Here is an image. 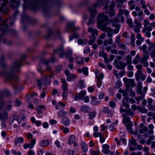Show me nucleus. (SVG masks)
<instances>
[{
	"label": "nucleus",
	"instance_id": "f257e3e1",
	"mask_svg": "<svg viewBox=\"0 0 155 155\" xmlns=\"http://www.w3.org/2000/svg\"><path fill=\"white\" fill-rule=\"evenodd\" d=\"M21 66V60L15 61L11 67L10 70L5 74L7 79L9 80L13 78L18 79V77L14 74V73L19 71V68Z\"/></svg>",
	"mask_w": 155,
	"mask_h": 155
},
{
	"label": "nucleus",
	"instance_id": "f03ea898",
	"mask_svg": "<svg viewBox=\"0 0 155 155\" xmlns=\"http://www.w3.org/2000/svg\"><path fill=\"white\" fill-rule=\"evenodd\" d=\"M108 17L105 15L104 12L99 14L97 18V25L98 28L100 29L102 27L107 26Z\"/></svg>",
	"mask_w": 155,
	"mask_h": 155
},
{
	"label": "nucleus",
	"instance_id": "7ed1b4c3",
	"mask_svg": "<svg viewBox=\"0 0 155 155\" xmlns=\"http://www.w3.org/2000/svg\"><path fill=\"white\" fill-rule=\"evenodd\" d=\"M110 1L109 0H105L104 1L105 6L104 7V9L105 10H106L105 13L107 14H108L110 17H112L115 15L114 7L115 5V3L113 1H112L111 2L110 5L109 7V10H108V4Z\"/></svg>",
	"mask_w": 155,
	"mask_h": 155
},
{
	"label": "nucleus",
	"instance_id": "20e7f679",
	"mask_svg": "<svg viewBox=\"0 0 155 155\" xmlns=\"http://www.w3.org/2000/svg\"><path fill=\"white\" fill-rule=\"evenodd\" d=\"M136 67L137 69V71L135 74V76L136 80L139 81L140 79L142 81L145 80L146 76L143 73L142 70L143 66L142 65L139 64L136 65Z\"/></svg>",
	"mask_w": 155,
	"mask_h": 155
},
{
	"label": "nucleus",
	"instance_id": "39448f33",
	"mask_svg": "<svg viewBox=\"0 0 155 155\" xmlns=\"http://www.w3.org/2000/svg\"><path fill=\"white\" fill-rule=\"evenodd\" d=\"M88 10L90 15V18L87 23V25L89 26L94 24V20L93 19L94 18L97 11L96 9L93 8H89Z\"/></svg>",
	"mask_w": 155,
	"mask_h": 155
},
{
	"label": "nucleus",
	"instance_id": "423d86ee",
	"mask_svg": "<svg viewBox=\"0 0 155 155\" xmlns=\"http://www.w3.org/2000/svg\"><path fill=\"white\" fill-rule=\"evenodd\" d=\"M48 76H46L45 77L44 79L42 81L39 80H37V84L39 87V88L41 89L42 88L41 83H43V84L45 85L47 84H49L51 83V81L49 79L50 78H51V77H48Z\"/></svg>",
	"mask_w": 155,
	"mask_h": 155
},
{
	"label": "nucleus",
	"instance_id": "0eeeda50",
	"mask_svg": "<svg viewBox=\"0 0 155 155\" xmlns=\"http://www.w3.org/2000/svg\"><path fill=\"white\" fill-rule=\"evenodd\" d=\"M123 81L127 88L129 87L130 86L133 87L135 85V83L134 80L131 79H128L124 78H123Z\"/></svg>",
	"mask_w": 155,
	"mask_h": 155
},
{
	"label": "nucleus",
	"instance_id": "6e6552de",
	"mask_svg": "<svg viewBox=\"0 0 155 155\" xmlns=\"http://www.w3.org/2000/svg\"><path fill=\"white\" fill-rule=\"evenodd\" d=\"M20 117L18 115H14L12 122L11 123L10 122L11 124L15 127H17L18 125L20 122Z\"/></svg>",
	"mask_w": 155,
	"mask_h": 155
},
{
	"label": "nucleus",
	"instance_id": "1a4fd4ad",
	"mask_svg": "<svg viewBox=\"0 0 155 155\" xmlns=\"http://www.w3.org/2000/svg\"><path fill=\"white\" fill-rule=\"evenodd\" d=\"M100 29L104 31H106L107 32V35L108 38H111L112 37L113 30L110 27H107V26H106L102 27Z\"/></svg>",
	"mask_w": 155,
	"mask_h": 155
},
{
	"label": "nucleus",
	"instance_id": "9d476101",
	"mask_svg": "<svg viewBox=\"0 0 155 155\" xmlns=\"http://www.w3.org/2000/svg\"><path fill=\"white\" fill-rule=\"evenodd\" d=\"M152 28L151 26L148 27H144L142 30V32L144 34L145 36H147L148 38H149L151 36L150 31H151Z\"/></svg>",
	"mask_w": 155,
	"mask_h": 155
},
{
	"label": "nucleus",
	"instance_id": "9b49d317",
	"mask_svg": "<svg viewBox=\"0 0 155 155\" xmlns=\"http://www.w3.org/2000/svg\"><path fill=\"white\" fill-rule=\"evenodd\" d=\"M114 62L115 64L116 68L118 69H124L127 66L125 63L122 61H120L118 62L117 60H115Z\"/></svg>",
	"mask_w": 155,
	"mask_h": 155
},
{
	"label": "nucleus",
	"instance_id": "f8f14e48",
	"mask_svg": "<svg viewBox=\"0 0 155 155\" xmlns=\"http://www.w3.org/2000/svg\"><path fill=\"white\" fill-rule=\"evenodd\" d=\"M36 142L35 139H33L31 141L30 143H25L23 145V147L25 149H26L27 148L31 149L34 147V145Z\"/></svg>",
	"mask_w": 155,
	"mask_h": 155
},
{
	"label": "nucleus",
	"instance_id": "ddd939ff",
	"mask_svg": "<svg viewBox=\"0 0 155 155\" xmlns=\"http://www.w3.org/2000/svg\"><path fill=\"white\" fill-rule=\"evenodd\" d=\"M8 113L7 111L5 110L3 112L0 113V120L3 121H5L8 119Z\"/></svg>",
	"mask_w": 155,
	"mask_h": 155
},
{
	"label": "nucleus",
	"instance_id": "4468645a",
	"mask_svg": "<svg viewBox=\"0 0 155 155\" xmlns=\"http://www.w3.org/2000/svg\"><path fill=\"white\" fill-rule=\"evenodd\" d=\"M122 116L123 117V122L124 124H130V123H133L131 121L130 118L127 116V114H122Z\"/></svg>",
	"mask_w": 155,
	"mask_h": 155
},
{
	"label": "nucleus",
	"instance_id": "2eb2a0df",
	"mask_svg": "<svg viewBox=\"0 0 155 155\" xmlns=\"http://www.w3.org/2000/svg\"><path fill=\"white\" fill-rule=\"evenodd\" d=\"M87 31L89 33H91L92 35L91 36H95L96 35L98 36V33L97 30L91 27H89L87 29Z\"/></svg>",
	"mask_w": 155,
	"mask_h": 155
},
{
	"label": "nucleus",
	"instance_id": "dca6fc26",
	"mask_svg": "<svg viewBox=\"0 0 155 155\" xmlns=\"http://www.w3.org/2000/svg\"><path fill=\"white\" fill-rule=\"evenodd\" d=\"M65 74L67 76V79L68 81H71L72 78H75V77L72 74H70V72L68 70H66L64 71Z\"/></svg>",
	"mask_w": 155,
	"mask_h": 155
},
{
	"label": "nucleus",
	"instance_id": "f3484780",
	"mask_svg": "<svg viewBox=\"0 0 155 155\" xmlns=\"http://www.w3.org/2000/svg\"><path fill=\"white\" fill-rule=\"evenodd\" d=\"M86 94V92L84 91H82L80 92L78 94L76 95L75 100H78V99H82V98Z\"/></svg>",
	"mask_w": 155,
	"mask_h": 155
},
{
	"label": "nucleus",
	"instance_id": "a211bd4d",
	"mask_svg": "<svg viewBox=\"0 0 155 155\" xmlns=\"http://www.w3.org/2000/svg\"><path fill=\"white\" fill-rule=\"evenodd\" d=\"M91 108L88 106L87 105H82L80 107V110L82 112L84 113H87L90 110Z\"/></svg>",
	"mask_w": 155,
	"mask_h": 155
},
{
	"label": "nucleus",
	"instance_id": "6ab92c4d",
	"mask_svg": "<svg viewBox=\"0 0 155 155\" xmlns=\"http://www.w3.org/2000/svg\"><path fill=\"white\" fill-rule=\"evenodd\" d=\"M146 42L150 45L148 47V51H150L152 49V48L155 47V43L153 42L151 43L149 39H147L146 41Z\"/></svg>",
	"mask_w": 155,
	"mask_h": 155
},
{
	"label": "nucleus",
	"instance_id": "aec40b11",
	"mask_svg": "<svg viewBox=\"0 0 155 155\" xmlns=\"http://www.w3.org/2000/svg\"><path fill=\"white\" fill-rule=\"evenodd\" d=\"M109 146L107 144H104L102 145V152L105 154H107L109 153Z\"/></svg>",
	"mask_w": 155,
	"mask_h": 155
},
{
	"label": "nucleus",
	"instance_id": "412c9836",
	"mask_svg": "<svg viewBox=\"0 0 155 155\" xmlns=\"http://www.w3.org/2000/svg\"><path fill=\"white\" fill-rule=\"evenodd\" d=\"M91 98L92 99L91 101V104L92 105H96L100 102V101H98L95 96H92Z\"/></svg>",
	"mask_w": 155,
	"mask_h": 155
},
{
	"label": "nucleus",
	"instance_id": "4be33fe9",
	"mask_svg": "<svg viewBox=\"0 0 155 155\" xmlns=\"http://www.w3.org/2000/svg\"><path fill=\"white\" fill-rule=\"evenodd\" d=\"M61 122L63 124L67 126L70 124V121L68 118L66 117L62 118L61 119Z\"/></svg>",
	"mask_w": 155,
	"mask_h": 155
},
{
	"label": "nucleus",
	"instance_id": "5701e85b",
	"mask_svg": "<svg viewBox=\"0 0 155 155\" xmlns=\"http://www.w3.org/2000/svg\"><path fill=\"white\" fill-rule=\"evenodd\" d=\"M46 70L51 74L50 75H48L47 77L53 78L54 75V70L52 69L51 67L47 66L46 68Z\"/></svg>",
	"mask_w": 155,
	"mask_h": 155
},
{
	"label": "nucleus",
	"instance_id": "b1692460",
	"mask_svg": "<svg viewBox=\"0 0 155 155\" xmlns=\"http://www.w3.org/2000/svg\"><path fill=\"white\" fill-rule=\"evenodd\" d=\"M8 20V19L7 20ZM7 20H5L2 22V24L1 25V28L0 27V30H2V32L5 31L7 28V26L6 24Z\"/></svg>",
	"mask_w": 155,
	"mask_h": 155
},
{
	"label": "nucleus",
	"instance_id": "393cba45",
	"mask_svg": "<svg viewBox=\"0 0 155 155\" xmlns=\"http://www.w3.org/2000/svg\"><path fill=\"white\" fill-rule=\"evenodd\" d=\"M61 80L62 83V89L64 91H67L68 90V84L67 83L66 81L65 80L61 78Z\"/></svg>",
	"mask_w": 155,
	"mask_h": 155
},
{
	"label": "nucleus",
	"instance_id": "a878e982",
	"mask_svg": "<svg viewBox=\"0 0 155 155\" xmlns=\"http://www.w3.org/2000/svg\"><path fill=\"white\" fill-rule=\"evenodd\" d=\"M55 53H57L61 57H62L64 54V52L62 47L60 48H59L54 51Z\"/></svg>",
	"mask_w": 155,
	"mask_h": 155
},
{
	"label": "nucleus",
	"instance_id": "bb28decb",
	"mask_svg": "<svg viewBox=\"0 0 155 155\" xmlns=\"http://www.w3.org/2000/svg\"><path fill=\"white\" fill-rule=\"evenodd\" d=\"M143 57L140 59V61H143L144 60H147L149 58V55L147 51H143L142 53Z\"/></svg>",
	"mask_w": 155,
	"mask_h": 155
},
{
	"label": "nucleus",
	"instance_id": "cd10ccee",
	"mask_svg": "<svg viewBox=\"0 0 155 155\" xmlns=\"http://www.w3.org/2000/svg\"><path fill=\"white\" fill-rule=\"evenodd\" d=\"M18 5V3L15 0H11L10 6L11 7L14 9L17 7Z\"/></svg>",
	"mask_w": 155,
	"mask_h": 155
},
{
	"label": "nucleus",
	"instance_id": "c85d7f7f",
	"mask_svg": "<svg viewBox=\"0 0 155 155\" xmlns=\"http://www.w3.org/2000/svg\"><path fill=\"white\" fill-rule=\"evenodd\" d=\"M113 42V39L110 38L107 40H105L103 42V45L102 46H107L108 45H111Z\"/></svg>",
	"mask_w": 155,
	"mask_h": 155
},
{
	"label": "nucleus",
	"instance_id": "c756f323",
	"mask_svg": "<svg viewBox=\"0 0 155 155\" xmlns=\"http://www.w3.org/2000/svg\"><path fill=\"white\" fill-rule=\"evenodd\" d=\"M96 2L93 3L91 6L89 8H93L96 9V8L101 4L102 2L101 0H96Z\"/></svg>",
	"mask_w": 155,
	"mask_h": 155
},
{
	"label": "nucleus",
	"instance_id": "7c9ffc66",
	"mask_svg": "<svg viewBox=\"0 0 155 155\" xmlns=\"http://www.w3.org/2000/svg\"><path fill=\"white\" fill-rule=\"evenodd\" d=\"M125 59L126 60V61L125 63L126 65L130 64H132V57L129 54L127 55Z\"/></svg>",
	"mask_w": 155,
	"mask_h": 155
},
{
	"label": "nucleus",
	"instance_id": "2f4dec72",
	"mask_svg": "<svg viewBox=\"0 0 155 155\" xmlns=\"http://www.w3.org/2000/svg\"><path fill=\"white\" fill-rule=\"evenodd\" d=\"M128 98L125 97L122 100L123 105L126 107H130L129 105L127 103Z\"/></svg>",
	"mask_w": 155,
	"mask_h": 155
},
{
	"label": "nucleus",
	"instance_id": "473e14b6",
	"mask_svg": "<svg viewBox=\"0 0 155 155\" xmlns=\"http://www.w3.org/2000/svg\"><path fill=\"white\" fill-rule=\"evenodd\" d=\"M65 107V104L63 102L60 101L59 102L58 104L56 106V108L58 109H64Z\"/></svg>",
	"mask_w": 155,
	"mask_h": 155
},
{
	"label": "nucleus",
	"instance_id": "72a5a7b5",
	"mask_svg": "<svg viewBox=\"0 0 155 155\" xmlns=\"http://www.w3.org/2000/svg\"><path fill=\"white\" fill-rule=\"evenodd\" d=\"M140 59V56L139 54L136 55L135 57L133 60V63L134 64H137L138 63L139 60Z\"/></svg>",
	"mask_w": 155,
	"mask_h": 155
},
{
	"label": "nucleus",
	"instance_id": "f704fd0d",
	"mask_svg": "<svg viewBox=\"0 0 155 155\" xmlns=\"http://www.w3.org/2000/svg\"><path fill=\"white\" fill-rule=\"evenodd\" d=\"M24 141V139L22 137H17L15 140V144L16 145L17 143H21L23 142Z\"/></svg>",
	"mask_w": 155,
	"mask_h": 155
},
{
	"label": "nucleus",
	"instance_id": "c9c22d12",
	"mask_svg": "<svg viewBox=\"0 0 155 155\" xmlns=\"http://www.w3.org/2000/svg\"><path fill=\"white\" fill-rule=\"evenodd\" d=\"M75 60L76 61V63L79 64H83L84 62V59L83 58H79L78 57H76L75 58Z\"/></svg>",
	"mask_w": 155,
	"mask_h": 155
},
{
	"label": "nucleus",
	"instance_id": "e433bc0d",
	"mask_svg": "<svg viewBox=\"0 0 155 155\" xmlns=\"http://www.w3.org/2000/svg\"><path fill=\"white\" fill-rule=\"evenodd\" d=\"M81 144L83 151L84 152H86L88 149L87 147L86 144L84 142H82Z\"/></svg>",
	"mask_w": 155,
	"mask_h": 155
},
{
	"label": "nucleus",
	"instance_id": "4c0bfd02",
	"mask_svg": "<svg viewBox=\"0 0 155 155\" xmlns=\"http://www.w3.org/2000/svg\"><path fill=\"white\" fill-rule=\"evenodd\" d=\"M67 112L63 110H60L58 113V116L59 117H64L67 114Z\"/></svg>",
	"mask_w": 155,
	"mask_h": 155
},
{
	"label": "nucleus",
	"instance_id": "58836bf2",
	"mask_svg": "<svg viewBox=\"0 0 155 155\" xmlns=\"http://www.w3.org/2000/svg\"><path fill=\"white\" fill-rule=\"evenodd\" d=\"M137 109L141 113H145L147 112V110L146 109L143 107H141L140 105H138L137 107Z\"/></svg>",
	"mask_w": 155,
	"mask_h": 155
},
{
	"label": "nucleus",
	"instance_id": "ea45409f",
	"mask_svg": "<svg viewBox=\"0 0 155 155\" xmlns=\"http://www.w3.org/2000/svg\"><path fill=\"white\" fill-rule=\"evenodd\" d=\"M44 108V106L43 105H38L36 107V110L37 113L39 114H40L42 112L41 109Z\"/></svg>",
	"mask_w": 155,
	"mask_h": 155
},
{
	"label": "nucleus",
	"instance_id": "a19ab883",
	"mask_svg": "<svg viewBox=\"0 0 155 155\" xmlns=\"http://www.w3.org/2000/svg\"><path fill=\"white\" fill-rule=\"evenodd\" d=\"M148 128L149 129V130H148V134H153V125L152 124H150L148 126Z\"/></svg>",
	"mask_w": 155,
	"mask_h": 155
},
{
	"label": "nucleus",
	"instance_id": "79ce46f5",
	"mask_svg": "<svg viewBox=\"0 0 155 155\" xmlns=\"http://www.w3.org/2000/svg\"><path fill=\"white\" fill-rule=\"evenodd\" d=\"M49 144V142L47 140H43L41 141L40 145L42 147H46Z\"/></svg>",
	"mask_w": 155,
	"mask_h": 155
},
{
	"label": "nucleus",
	"instance_id": "37998d69",
	"mask_svg": "<svg viewBox=\"0 0 155 155\" xmlns=\"http://www.w3.org/2000/svg\"><path fill=\"white\" fill-rule=\"evenodd\" d=\"M126 113L127 116V115L130 116L131 117L134 116L135 113L132 111L130 109H127L126 110Z\"/></svg>",
	"mask_w": 155,
	"mask_h": 155
},
{
	"label": "nucleus",
	"instance_id": "c03bdc74",
	"mask_svg": "<svg viewBox=\"0 0 155 155\" xmlns=\"http://www.w3.org/2000/svg\"><path fill=\"white\" fill-rule=\"evenodd\" d=\"M9 94V92L7 90H5L0 93V98L4 97L5 95H8Z\"/></svg>",
	"mask_w": 155,
	"mask_h": 155
},
{
	"label": "nucleus",
	"instance_id": "a18cd8bd",
	"mask_svg": "<svg viewBox=\"0 0 155 155\" xmlns=\"http://www.w3.org/2000/svg\"><path fill=\"white\" fill-rule=\"evenodd\" d=\"M148 128L146 127H144L143 128H140L139 130V132L140 134H143L145 132H146L148 131Z\"/></svg>",
	"mask_w": 155,
	"mask_h": 155
},
{
	"label": "nucleus",
	"instance_id": "49530a36",
	"mask_svg": "<svg viewBox=\"0 0 155 155\" xmlns=\"http://www.w3.org/2000/svg\"><path fill=\"white\" fill-rule=\"evenodd\" d=\"M143 12L142 11H140L138 12L137 14L139 17V21H142L143 20Z\"/></svg>",
	"mask_w": 155,
	"mask_h": 155
},
{
	"label": "nucleus",
	"instance_id": "de8ad7c7",
	"mask_svg": "<svg viewBox=\"0 0 155 155\" xmlns=\"http://www.w3.org/2000/svg\"><path fill=\"white\" fill-rule=\"evenodd\" d=\"M75 136L74 135H71L68 140V142L69 144H72L75 140Z\"/></svg>",
	"mask_w": 155,
	"mask_h": 155
},
{
	"label": "nucleus",
	"instance_id": "09e8293b",
	"mask_svg": "<svg viewBox=\"0 0 155 155\" xmlns=\"http://www.w3.org/2000/svg\"><path fill=\"white\" fill-rule=\"evenodd\" d=\"M129 145H133L135 146L137 144L136 140L133 138H132L130 140H129Z\"/></svg>",
	"mask_w": 155,
	"mask_h": 155
},
{
	"label": "nucleus",
	"instance_id": "8fccbe9b",
	"mask_svg": "<svg viewBox=\"0 0 155 155\" xmlns=\"http://www.w3.org/2000/svg\"><path fill=\"white\" fill-rule=\"evenodd\" d=\"M91 40H89L88 42V44L89 45H92L94 42L95 41L96 39V37L95 36H91L90 37Z\"/></svg>",
	"mask_w": 155,
	"mask_h": 155
},
{
	"label": "nucleus",
	"instance_id": "3c124183",
	"mask_svg": "<svg viewBox=\"0 0 155 155\" xmlns=\"http://www.w3.org/2000/svg\"><path fill=\"white\" fill-rule=\"evenodd\" d=\"M113 26L114 27L117 28H116L113 31V33L114 34L117 33L119 31L120 27L117 24H113Z\"/></svg>",
	"mask_w": 155,
	"mask_h": 155
},
{
	"label": "nucleus",
	"instance_id": "603ef678",
	"mask_svg": "<svg viewBox=\"0 0 155 155\" xmlns=\"http://www.w3.org/2000/svg\"><path fill=\"white\" fill-rule=\"evenodd\" d=\"M127 22L128 24L130 27L132 28L133 27V23L131 18H129L127 20Z\"/></svg>",
	"mask_w": 155,
	"mask_h": 155
},
{
	"label": "nucleus",
	"instance_id": "864d4df0",
	"mask_svg": "<svg viewBox=\"0 0 155 155\" xmlns=\"http://www.w3.org/2000/svg\"><path fill=\"white\" fill-rule=\"evenodd\" d=\"M96 114L95 112L92 111V112H89V118L90 119H92L94 118Z\"/></svg>",
	"mask_w": 155,
	"mask_h": 155
},
{
	"label": "nucleus",
	"instance_id": "5fc2aeb1",
	"mask_svg": "<svg viewBox=\"0 0 155 155\" xmlns=\"http://www.w3.org/2000/svg\"><path fill=\"white\" fill-rule=\"evenodd\" d=\"M87 41L85 39H79L78 40V43L80 45H82L83 44H86L87 42Z\"/></svg>",
	"mask_w": 155,
	"mask_h": 155
},
{
	"label": "nucleus",
	"instance_id": "6e6d98bb",
	"mask_svg": "<svg viewBox=\"0 0 155 155\" xmlns=\"http://www.w3.org/2000/svg\"><path fill=\"white\" fill-rule=\"evenodd\" d=\"M148 108L149 110L152 111H154L155 110V105H153L150 104H148Z\"/></svg>",
	"mask_w": 155,
	"mask_h": 155
},
{
	"label": "nucleus",
	"instance_id": "4d7b16f0",
	"mask_svg": "<svg viewBox=\"0 0 155 155\" xmlns=\"http://www.w3.org/2000/svg\"><path fill=\"white\" fill-rule=\"evenodd\" d=\"M101 49L102 50L106 49L107 52H109L111 50V47L110 46H108L106 47L104 46H101Z\"/></svg>",
	"mask_w": 155,
	"mask_h": 155
},
{
	"label": "nucleus",
	"instance_id": "13d9d810",
	"mask_svg": "<svg viewBox=\"0 0 155 155\" xmlns=\"http://www.w3.org/2000/svg\"><path fill=\"white\" fill-rule=\"evenodd\" d=\"M150 51H151L150 53L151 57L154 58L155 57V47L152 48V49Z\"/></svg>",
	"mask_w": 155,
	"mask_h": 155
},
{
	"label": "nucleus",
	"instance_id": "bf43d9fd",
	"mask_svg": "<svg viewBox=\"0 0 155 155\" xmlns=\"http://www.w3.org/2000/svg\"><path fill=\"white\" fill-rule=\"evenodd\" d=\"M140 3L141 5V7L143 9H145L147 7V5L145 4V2L144 0H141Z\"/></svg>",
	"mask_w": 155,
	"mask_h": 155
},
{
	"label": "nucleus",
	"instance_id": "052dcab7",
	"mask_svg": "<svg viewBox=\"0 0 155 155\" xmlns=\"http://www.w3.org/2000/svg\"><path fill=\"white\" fill-rule=\"evenodd\" d=\"M82 71L83 74L86 75H87L88 74V68L87 67H84L82 69Z\"/></svg>",
	"mask_w": 155,
	"mask_h": 155
},
{
	"label": "nucleus",
	"instance_id": "680f3d73",
	"mask_svg": "<svg viewBox=\"0 0 155 155\" xmlns=\"http://www.w3.org/2000/svg\"><path fill=\"white\" fill-rule=\"evenodd\" d=\"M78 86L81 89H82L84 87V83L82 80H80L78 82Z\"/></svg>",
	"mask_w": 155,
	"mask_h": 155
},
{
	"label": "nucleus",
	"instance_id": "e2e57ef3",
	"mask_svg": "<svg viewBox=\"0 0 155 155\" xmlns=\"http://www.w3.org/2000/svg\"><path fill=\"white\" fill-rule=\"evenodd\" d=\"M96 76L98 80H101V79L103 78L104 75L102 73H101L98 74H96Z\"/></svg>",
	"mask_w": 155,
	"mask_h": 155
},
{
	"label": "nucleus",
	"instance_id": "0e129e2a",
	"mask_svg": "<svg viewBox=\"0 0 155 155\" xmlns=\"http://www.w3.org/2000/svg\"><path fill=\"white\" fill-rule=\"evenodd\" d=\"M93 136L94 137H101L103 136V134H102L101 132H100V133L96 132V133H94Z\"/></svg>",
	"mask_w": 155,
	"mask_h": 155
},
{
	"label": "nucleus",
	"instance_id": "69168bd1",
	"mask_svg": "<svg viewBox=\"0 0 155 155\" xmlns=\"http://www.w3.org/2000/svg\"><path fill=\"white\" fill-rule=\"evenodd\" d=\"M74 23L73 22H70L68 23L67 28H74Z\"/></svg>",
	"mask_w": 155,
	"mask_h": 155
},
{
	"label": "nucleus",
	"instance_id": "338daca9",
	"mask_svg": "<svg viewBox=\"0 0 155 155\" xmlns=\"http://www.w3.org/2000/svg\"><path fill=\"white\" fill-rule=\"evenodd\" d=\"M121 86V83L119 81H117L115 85V87L116 89H118Z\"/></svg>",
	"mask_w": 155,
	"mask_h": 155
},
{
	"label": "nucleus",
	"instance_id": "774afa93",
	"mask_svg": "<svg viewBox=\"0 0 155 155\" xmlns=\"http://www.w3.org/2000/svg\"><path fill=\"white\" fill-rule=\"evenodd\" d=\"M134 23L136 25V26H138L140 27H141L142 24L137 19H135L134 20Z\"/></svg>",
	"mask_w": 155,
	"mask_h": 155
}]
</instances>
